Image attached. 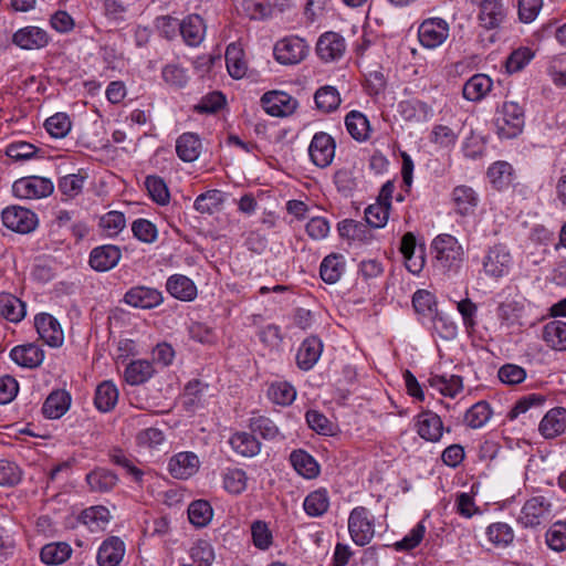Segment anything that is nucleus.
<instances>
[{
    "mask_svg": "<svg viewBox=\"0 0 566 566\" xmlns=\"http://www.w3.org/2000/svg\"><path fill=\"white\" fill-rule=\"evenodd\" d=\"M431 249L436 266L443 272L457 273L463 262V248L451 234H440L433 239Z\"/></svg>",
    "mask_w": 566,
    "mask_h": 566,
    "instance_id": "nucleus-1",
    "label": "nucleus"
},
{
    "mask_svg": "<svg viewBox=\"0 0 566 566\" xmlns=\"http://www.w3.org/2000/svg\"><path fill=\"white\" fill-rule=\"evenodd\" d=\"M496 133L501 138H515L524 128V108L516 102H504L494 120Z\"/></svg>",
    "mask_w": 566,
    "mask_h": 566,
    "instance_id": "nucleus-2",
    "label": "nucleus"
},
{
    "mask_svg": "<svg viewBox=\"0 0 566 566\" xmlns=\"http://www.w3.org/2000/svg\"><path fill=\"white\" fill-rule=\"evenodd\" d=\"M348 532L358 546H365L371 542L375 535V521L368 509L356 506L352 510L348 517Z\"/></svg>",
    "mask_w": 566,
    "mask_h": 566,
    "instance_id": "nucleus-3",
    "label": "nucleus"
},
{
    "mask_svg": "<svg viewBox=\"0 0 566 566\" xmlns=\"http://www.w3.org/2000/svg\"><path fill=\"white\" fill-rule=\"evenodd\" d=\"M395 185L387 181L382 185L377 201L365 210V219L368 226L379 229L386 226L389 218Z\"/></svg>",
    "mask_w": 566,
    "mask_h": 566,
    "instance_id": "nucleus-4",
    "label": "nucleus"
},
{
    "mask_svg": "<svg viewBox=\"0 0 566 566\" xmlns=\"http://www.w3.org/2000/svg\"><path fill=\"white\" fill-rule=\"evenodd\" d=\"M2 223L11 231L27 234L38 227L36 214L21 206H9L1 213Z\"/></svg>",
    "mask_w": 566,
    "mask_h": 566,
    "instance_id": "nucleus-5",
    "label": "nucleus"
},
{
    "mask_svg": "<svg viewBox=\"0 0 566 566\" xmlns=\"http://www.w3.org/2000/svg\"><path fill=\"white\" fill-rule=\"evenodd\" d=\"M54 190L53 182L49 178L29 176L15 180L12 192L21 199H40L49 197Z\"/></svg>",
    "mask_w": 566,
    "mask_h": 566,
    "instance_id": "nucleus-6",
    "label": "nucleus"
},
{
    "mask_svg": "<svg viewBox=\"0 0 566 566\" xmlns=\"http://www.w3.org/2000/svg\"><path fill=\"white\" fill-rule=\"evenodd\" d=\"M482 266L484 273L493 279H500L509 274L512 266V255L509 249L501 243L489 248L483 258Z\"/></svg>",
    "mask_w": 566,
    "mask_h": 566,
    "instance_id": "nucleus-7",
    "label": "nucleus"
},
{
    "mask_svg": "<svg viewBox=\"0 0 566 566\" xmlns=\"http://www.w3.org/2000/svg\"><path fill=\"white\" fill-rule=\"evenodd\" d=\"M449 24L441 18H429L418 28L420 44L427 49H436L442 45L449 36Z\"/></svg>",
    "mask_w": 566,
    "mask_h": 566,
    "instance_id": "nucleus-8",
    "label": "nucleus"
},
{
    "mask_svg": "<svg viewBox=\"0 0 566 566\" xmlns=\"http://www.w3.org/2000/svg\"><path fill=\"white\" fill-rule=\"evenodd\" d=\"M275 60L284 65L297 64L307 55L308 46L298 36L284 38L274 45Z\"/></svg>",
    "mask_w": 566,
    "mask_h": 566,
    "instance_id": "nucleus-9",
    "label": "nucleus"
},
{
    "mask_svg": "<svg viewBox=\"0 0 566 566\" xmlns=\"http://www.w3.org/2000/svg\"><path fill=\"white\" fill-rule=\"evenodd\" d=\"M335 149L334 138L325 132H318L314 134L308 146L311 161L319 168H326L335 157Z\"/></svg>",
    "mask_w": 566,
    "mask_h": 566,
    "instance_id": "nucleus-10",
    "label": "nucleus"
},
{
    "mask_svg": "<svg viewBox=\"0 0 566 566\" xmlns=\"http://www.w3.org/2000/svg\"><path fill=\"white\" fill-rule=\"evenodd\" d=\"M551 506L546 497L534 496L524 503L517 521L523 527H536L548 516Z\"/></svg>",
    "mask_w": 566,
    "mask_h": 566,
    "instance_id": "nucleus-11",
    "label": "nucleus"
},
{
    "mask_svg": "<svg viewBox=\"0 0 566 566\" xmlns=\"http://www.w3.org/2000/svg\"><path fill=\"white\" fill-rule=\"evenodd\" d=\"M261 105L269 115L285 117L295 112L297 101L285 92L272 91L263 94Z\"/></svg>",
    "mask_w": 566,
    "mask_h": 566,
    "instance_id": "nucleus-12",
    "label": "nucleus"
},
{
    "mask_svg": "<svg viewBox=\"0 0 566 566\" xmlns=\"http://www.w3.org/2000/svg\"><path fill=\"white\" fill-rule=\"evenodd\" d=\"M164 301L161 291L138 285L129 289L124 295V302L133 307L150 310L159 306Z\"/></svg>",
    "mask_w": 566,
    "mask_h": 566,
    "instance_id": "nucleus-13",
    "label": "nucleus"
},
{
    "mask_svg": "<svg viewBox=\"0 0 566 566\" xmlns=\"http://www.w3.org/2000/svg\"><path fill=\"white\" fill-rule=\"evenodd\" d=\"M34 325L40 338L51 347L62 345L64 334L60 323L55 317L48 313H41L35 316Z\"/></svg>",
    "mask_w": 566,
    "mask_h": 566,
    "instance_id": "nucleus-14",
    "label": "nucleus"
},
{
    "mask_svg": "<svg viewBox=\"0 0 566 566\" xmlns=\"http://www.w3.org/2000/svg\"><path fill=\"white\" fill-rule=\"evenodd\" d=\"M345 39L336 32L323 33L316 43V53L324 62H332L340 59L345 52Z\"/></svg>",
    "mask_w": 566,
    "mask_h": 566,
    "instance_id": "nucleus-15",
    "label": "nucleus"
},
{
    "mask_svg": "<svg viewBox=\"0 0 566 566\" xmlns=\"http://www.w3.org/2000/svg\"><path fill=\"white\" fill-rule=\"evenodd\" d=\"M200 468V460L193 452L186 451L175 454L168 463L170 474L180 480L193 476Z\"/></svg>",
    "mask_w": 566,
    "mask_h": 566,
    "instance_id": "nucleus-16",
    "label": "nucleus"
},
{
    "mask_svg": "<svg viewBox=\"0 0 566 566\" xmlns=\"http://www.w3.org/2000/svg\"><path fill=\"white\" fill-rule=\"evenodd\" d=\"M50 36L41 28L25 27L19 29L12 36V42L23 50H39L49 44Z\"/></svg>",
    "mask_w": 566,
    "mask_h": 566,
    "instance_id": "nucleus-17",
    "label": "nucleus"
},
{
    "mask_svg": "<svg viewBox=\"0 0 566 566\" xmlns=\"http://www.w3.org/2000/svg\"><path fill=\"white\" fill-rule=\"evenodd\" d=\"M125 555V543L117 536H109L98 548V566H118Z\"/></svg>",
    "mask_w": 566,
    "mask_h": 566,
    "instance_id": "nucleus-18",
    "label": "nucleus"
},
{
    "mask_svg": "<svg viewBox=\"0 0 566 566\" xmlns=\"http://www.w3.org/2000/svg\"><path fill=\"white\" fill-rule=\"evenodd\" d=\"M120 256V250L116 245L96 247L91 251L90 265L96 271L105 272L116 266Z\"/></svg>",
    "mask_w": 566,
    "mask_h": 566,
    "instance_id": "nucleus-19",
    "label": "nucleus"
},
{
    "mask_svg": "<svg viewBox=\"0 0 566 566\" xmlns=\"http://www.w3.org/2000/svg\"><path fill=\"white\" fill-rule=\"evenodd\" d=\"M545 402V398L542 395L531 394L526 397L520 399L515 406L511 409L507 415L510 421H513L520 415H526L530 412L528 417L524 418L525 421H532L539 418L543 415L542 405Z\"/></svg>",
    "mask_w": 566,
    "mask_h": 566,
    "instance_id": "nucleus-20",
    "label": "nucleus"
},
{
    "mask_svg": "<svg viewBox=\"0 0 566 566\" xmlns=\"http://www.w3.org/2000/svg\"><path fill=\"white\" fill-rule=\"evenodd\" d=\"M506 17L502 0H481L479 20L483 28L491 30L501 25Z\"/></svg>",
    "mask_w": 566,
    "mask_h": 566,
    "instance_id": "nucleus-21",
    "label": "nucleus"
},
{
    "mask_svg": "<svg viewBox=\"0 0 566 566\" xmlns=\"http://www.w3.org/2000/svg\"><path fill=\"white\" fill-rule=\"evenodd\" d=\"M167 292L175 298L190 302L197 296V286L188 276L174 274L166 282Z\"/></svg>",
    "mask_w": 566,
    "mask_h": 566,
    "instance_id": "nucleus-22",
    "label": "nucleus"
},
{
    "mask_svg": "<svg viewBox=\"0 0 566 566\" xmlns=\"http://www.w3.org/2000/svg\"><path fill=\"white\" fill-rule=\"evenodd\" d=\"M10 357L21 367L35 368L43 361L44 352L34 344H25L13 347Z\"/></svg>",
    "mask_w": 566,
    "mask_h": 566,
    "instance_id": "nucleus-23",
    "label": "nucleus"
},
{
    "mask_svg": "<svg viewBox=\"0 0 566 566\" xmlns=\"http://www.w3.org/2000/svg\"><path fill=\"white\" fill-rule=\"evenodd\" d=\"M206 25L198 14L186 17L179 24V33L184 41L191 46L199 45L205 36Z\"/></svg>",
    "mask_w": 566,
    "mask_h": 566,
    "instance_id": "nucleus-24",
    "label": "nucleus"
},
{
    "mask_svg": "<svg viewBox=\"0 0 566 566\" xmlns=\"http://www.w3.org/2000/svg\"><path fill=\"white\" fill-rule=\"evenodd\" d=\"M493 81L486 74L478 73L471 76L463 85V97L471 102L483 99L492 90Z\"/></svg>",
    "mask_w": 566,
    "mask_h": 566,
    "instance_id": "nucleus-25",
    "label": "nucleus"
},
{
    "mask_svg": "<svg viewBox=\"0 0 566 566\" xmlns=\"http://www.w3.org/2000/svg\"><path fill=\"white\" fill-rule=\"evenodd\" d=\"M71 406V396L65 390H54L45 399L42 412L48 419L61 418Z\"/></svg>",
    "mask_w": 566,
    "mask_h": 566,
    "instance_id": "nucleus-26",
    "label": "nucleus"
},
{
    "mask_svg": "<svg viewBox=\"0 0 566 566\" xmlns=\"http://www.w3.org/2000/svg\"><path fill=\"white\" fill-rule=\"evenodd\" d=\"M323 349L322 342L316 337L305 339L296 355L297 366L303 370H310L318 360Z\"/></svg>",
    "mask_w": 566,
    "mask_h": 566,
    "instance_id": "nucleus-27",
    "label": "nucleus"
},
{
    "mask_svg": "<svg viewBox=\"0 0 566 566\" xmlns=\"http://www.w3.org/2000/svg\"><path fill=\"white\" fill-rule=\"evenodd\" d=\"M452 202L455 211L461 216H468L474 211L478 206V193L469 186H457L452 191Z\"/></svg>",
    "mask_w": 566,
    "mask_h": 566,
    "instance_id": "nucleus-28",
    "label": "nucleus"
},
{
    "mask_svg": "<svg viewBox=\"0 0 566 566\" xmlns=\"http://www.w3.org/2000/svg\"><path fill=\"white\" fill-rule=\"evenodd\" d=\"M290 462L294 470L305 479H314L319 474L318 463L304 450H294L290 455Z\"/></svg>",
    "mask_w": 566,
    "mask_h": 566,
    "instance_id": "nucleus-29",
    "label": "nucleus"
},
{
    "mask_svg": "<svg viewBox=\"0 0 566 566\" xmlns=\"http://www.w3.org/2000/svg\"><path fill=\"white\" fill-rule=\"evenodd\" d=\"M200 149L201 142L193 133H185L176 142V153L185 163L195 161L200 155Z\"/></svg>",
    "mask_w": 566,
    "mask_h": 566,
    "instance_id": "nucleus-30",
    "label": "nucleus"
},
{
    "mask_svg": "<svg viewBox=\"0 0 566 566\" xmlns=\"http://www.w3.org/2000/svg\"><path fill=\"white\" fill-rule=\"evenodd\" d=\"M303 509L311 517L323 516L329 509V495L327 490L321 488L307 494L303 502Z\"/></svg>",
    "mask_w": 566,
    "mask_h": 566,
    "instance_id": "nucleus-31",
    "label": "nucleus"
},
{
    "mask_svg": "<svg viewBox=\"0 0 566 566\" xmlns=\"http://www.w3.org/2000/svg\"><path fill=\"white\" fill-rule=\"evenodd\" d=\"M155 374L154 366L145 359L133 360L125 369V380L132 386H138L149 380Z\"/></svg>",
    "mask_w": 566,
    "mask_h": 566,
    "instance_id": "nucleus-32",
    "label": "nucleus"
},
{
    "mask_svg": "<svg viewBox=\"0 0 566 566\" xmlns=\"http://www.w3.org/2000/svg\"><path fill=\"white\" fill-rule=\"evenodd\" d=\"M344 258L342 254L332 253L325 256L319 266V274L325 283H336L344 272Z\"/></svg>",
    "mask_w": 566,
    "mask_h": 566,
    "instance_id": "nucleus-33",
    "label": "nucleus"
},
{
    "mask_svg": "<svg viewBox=\"0 0 566 566\" xmlns=\"http://www.w3.org/2000/svg\"><path fill=\"white\" fill-rule=\"evenodd\" d=\"M118 400V389L111 380L101 382L95 391L94 403L103 412L112 410Z\"/></svg>",
    "mask_w": 566,
    "mask_h": 566,
    "instance_id": "nucleus-34",
    "label": "nucleus"
},
{
    "mask_svg": "<svg viewBox=\"0 0 566 566\" xmlns=\"http://www.w3.org/2000/svg\"><path fill=\"white\" fill-rule=\"evenodd\" d=\"M80 518L92 532H98L103 531L108 524L111 513L105 506L96 505L85 509Z\"/></svg>",
    "mask_w": 566,
    "mask_h": 566,
    "instance_id": "nucleus-35",
    "label": "nucleus"
},
{
    "mask_svg": "<svg viewBox=\"0 0 566 566\" xmlns=\"http://www.w3.org/2000/svg\"><path fill=\"white\" fill-rule=\"evenodd\" d=\"M0 314L8 321L18 323L25 316V304L10 293L0 295Z\"/></svg>",
    "mask_w": 566,
    "mask_h": 566,
    "instance_id": "nucleus-36",
    "label": "nucleus"
},
{
    "mask_svg": "<svg viewBox=\"0 0 566 566\" xmlns=\"http://www.w3.org/2000/svg\"><path fill=\"white\" fill-rule=\"evenodd\" d=\"M71 546L64 542H59L44 545L40 552V557L46 565H61L71 557Z\"/></svg>",
    "mask_w": 566,
    "mask_h": 566,
    "instance_id": "nucleus-37",
    "label": "nucleus"
},
{
    "mask_svg": "<svg viewBox=\"0 0 566 566\" xmlns=\"http://www.w3.org/2000/svg\"><path fill=\"white\" fill-rule=\"evenodd\" d=\"M543 339L556 350H566V323L552 321L544 326Z\"/></svg>",
    "mask_w": 566,
    "mask_h": 566,
    "instance_id": "nucleus-38",
    "label": "nucleus"
},
{
    "mask_svg": "<svg viewBox=\"0 0 566 566\" xmlns=\"http://www.w3.org/2000/svg\"><path fill=\"white\" fill-rule=\"evenodd\" d=\"M346 129L349 135L358 140L364 142L369 137V122L367 117L357 111H352L345 117Z\"/></svg>",
    "mask_w": 566,
    "mask_h": 566,
    "instance_id": "nucleus-39",
    "label": "nucleus"
},
{
    "mask_svg": "<svg viewBox=\"0 0 566 566\" xmlns=\"http://www.w3.org/2000/svg\"><path fill=\"white\" fill-rule=\"evenodd\" d=\"M117 481V475L107 469H96L86 475L90 489L95 492H108Z\"/></svg>",
    "mask_w": 566,
    "mask_h": 566,
    "instance_id": "nucleus-40",
    "label": "nucleus"
},
{
    "mask_svg": "<svg viewBox=\"0 0 566 566\" xmlns=\"http://www.w3.org/2000/svg\"><path fill=\"white\" fill-rule=\"evenodd\" d=\"M229 442L232 449L243 457H253L258 454L261 447L259 440L253 434L248 432L234 433L230 438Z\"/></svg>",
    "mask_w": 566,
    "mask_h": 566,
    "instance_id": "nucleus-41",
    "label": "nucleus"
},
{
    "mask_svg": "<svg viewBox=\"0 0 566 566\" xmlns=\"http://www.w3.org/2000/svg\"><path fill=\"white\" fill-rule=\"evenodd\" d=\"M161 77L167 85L175 90L186 87L190 80L188 70L177 63L165 65L161 70Z\"/></svg>",
    "mask_w": 566,
    "mask_h": 566,
    "instance_id": "nucleus-42",
    "label": "nucleus"
},
{
    "mask_svg": "<svg viewBox=\"0 0 566 566\" xmlns=\"http://www.w3.org/2000/svg\"><path fill=\"white\" fill-rule=\"evenodd\" d=\"M314 101L319 111L331 113L338 108L340 96L334 86L326 85L316 91Z\"/></svg>",
    "mask_w": 566,
    "mask_h": 566,
    "instance_id": "nucleus-43",
    "label": "nucleus"
},
{
    "mask_svg": "<svg viewBox=\"0 0 566 566\" xmlns=\"http://www.w3.org/2000/svg\"><path fill=\"white\" fill-rule=\"evenodd\" d=\"M213 511L206 500L193 501L188 507V517L196 527H205L212 520Z\"/></svg>",
    "mask_w": 566,
    "mask_h": 566,
    "instance_id": "nucleus-44",
    "label": "nucleus"
},
{
    "mask_svg": "<svg viewBox=\"0 0 566 566\" xmlns=\"http://www.w3.org/2000/svg\"><path fill=\"white\" fill-rule=\"evenodd\" d=\"M85 179L86 175L81 171L63 176L59 179L57 189L66 199H73L82 192Z\"/></svg>",
    "mask_w": 566,
    "mask_h": 566,
    "instance_id": "nucleus-45",
    "label": "nucleus"
},
{
    "mask_svg": "<svg viewBox=\"0 0 566 566\" xmlns=\"http://www.w3.org/2000/svg\"><path fill=\"white\" fill-rule=\"evenodd\" d=\"M242 55V50L234 43L228 45L226 50V63L228 72L233 78H241L245 75L247 64Z\"/></svg>",
    "mask_w": 566,
    "mask_h": 566,
    "instance_id": "nucleus-46",
    "label": "nucleus"
},
{
    "mask_svg": "<svg viewBox=\"0 0 566 566\" xmlns=\"http://www.w3.org/2000/svg\"><path fill=\"white\" fill-rule=\"evenodd\" d=\"M431 387L437 388L443 396L454 397L462 390V378L457 375L447 376H432L429 378Z\"/></svg>",
    "mask_w": 566,
    "mask_h": 566,
    "instance_id": "nucleus-47",
    "label": "nucleus"
},
{
    "mask_svg": "<svg viewBox=\"0 0 566 566\" xmlns=\"http://www.w3.org/2000/svg\"><path fill=\"white\" fill-rule=\"evenodd\" d=\"M222 202V192L218 189H212L199 195L195 200L193 207L200 213L212 214Z\"/></svg>",
    "mask_w": 566,
    "mask_h": 566,
    "instance_id": "nucleus-48",
    "label": "nucleus"
},
{
    "mask_svg": "<svg viewBox=\"0 0 566 566\" xmlns=\"http://www.w3.org/2000/svg\"><path fill=\"white\" fill-rule=\"evenodd\" d=\"M269 398L276 405L287 406L291 405L295 397L296 390L292 385L286 381H279L272 384L268 391Z\"/></svg>",
    "mask_w": 566,
    "mask_h": 566,
    "instance_id": "nucleus-49",
    "label": "nucleus"
},
{
    "mask_svg": "<svg viewBox=\"0 0 566 566\" xmlns=\"http://www.w3.org/2000/svg\"><path fill=\"white\" fill-rule=\"evenodd\" d=\"M145 187L150 198L158 205L165 206L169 202V190L163 178L158 176H147Z\"/></svg>",
    "mask_w": 566,
    "mask_h": 566,
    "instance_id": "nucleus-50",
    "label": "nucleus"
},
{
    "mask_svg": "<svg viewBox=\"0 0 566 566\" xmlns=\"http://www.w3.org/2000/svg\"><path fill=\"white\" fill-rule=\"evenodd\" d=\"M190 558L198 566H211L214 560V551L207 539H198L190 548Z\"/></svg>",
    "mask_w": 566,
    "mask_h": 566,
    "instance_id": "nucleus-51",
    "label": "nucleus"
},
{
    "mask_svg": "<svg viewBox=\"0 0 566 566\" xmlns=\"http://www.w3.org/2000/svg\"><path fill=\"white\" fill-rule=\"evenodd\" d=\"M398 111L400 115L409 122L420 120L428 114L429 107L426 103L419 99H407L401 101L398 104Z\"/></svg>",
    "mask_w": 566,
    "mask_h": 566,
    "instance_id": "nucleus-52",
    "label": "nucleus"
},
{
    "mask_svg": "<svg viewBox=\"0 0 566 566\" xmlns=\"http://www.w3.org/2000/svg\"><path fill=\"white\" fill-rule=\"evenodd\" d=\"M547 546L555 552L566 551V522H555L545 533Z\"/></svg>",
    "mask_w": 566,
    "mask_h": 566,
    "instance_id": "nucleus-53",
    "label": "nucleus"
},
{
    "mask_svg": "<svg viewBox=\"0 0 566 566\" xmlns=\"http://www.w3.org/2000/svg\"><path fill=\"white\" fill-rule=\"evenodd\" d=\"M45 129L54 138H63L71 130V119L65 113H56L45 120Z\"/></svg>",
    "mask_w": 566,
    "mask_h": 566,
    "instance_id": "nucleus-54",
    "label": "nucleus"
},
{
    "mask_svg": "<svg viewBox=\"0 0 566 566\" xmlns=\"http://www.w3.org/2000/svg\"><path fill=\"white\" fill-rule=\"evenodd\" d=\"M486 535L490 542L495 545L506 546L513 542L514 532L512 527L502 522L493 523L486 528Z\"/></svg>",
    "mask_w": 566,
    "mask_h": 566,
    "instance_id": "nucleus-55",
    "label": "nucleus"
},
{
    "mask_svg": "<svg viewBox=\"0 0 566 566\" xmlns=\"http://www.w3.org/2000/svg\"><path fill=\"white\" fill-rule=\"evenodd\" d=\"M534 57V52L530 48H518L514 50L506 59V71L509 73H516L524 69Z\"/></svg>",
    "mask_w": 566,
    "mask_h": 566,
    "instance_id": "nucleus-56",
    "label": "nucleus"
},
{
    "mask_svg": "<svg viewBox=\"0 0 566 566\" xmlns=\"http://www.w3.org/2000/svg\"><path fill=\"white\" fill-rule=\"evenodd\" d=\"M125 224L126 219L124 213L115 210L108 211L99 220V227L109 237L117 235L125 228Z\"/></svg>",
    "mask_w": 566,
    "mask_h": 566,
    "instance_id": "nucleus-57",
    "label": "nucleus"
},
{
    "mask_svg": "<svg viewBox=\"0 0 566 566\" xmlns=\"http://www.w3.org/2000/svg\"><path fill=\"white\" fill-rule=\"evenodd\" d=\"M412 305L417 313L423 315L436 314L437 311L436 297L427 290H418L415 292Z\"/></svg>",
    "mask_w": 566,
    "mask_h": 566,
    "instance_id": "nucleus-58",
    "label": "nucleus"
},
{
    "mask_svg": "<svg viewBox=\"0 0 566 566\" xmlns=\"http://www.w3.org/2000/svg\"><path fill=\"white\" fill-rule=\"evenodd\" d=\"M40 151L33 144L27 142L12 143L7 147L6 154L14 161H24L33 157Z\"/></svg>",
    "mask_w": 566,
    "mask_h": 566,
    "instance_id": "nucleus-59",
    "label": "nucleus"
},
{
    "mask_svg": "<svg viewBox=\"0 0 566 566\" xmlns=\"http://www.w3.org/2000/svg\"><path fill=\"white\" fill-rule=\"evenodd\" d=\"M165 434L157 427H148L140 430L136 436L138 447L154 449L158 448L165 442Z\"/></svg>",
    "mask_w": 566,
    "mask_h": 566,
    "instance_id": "nucleus-60",
    "label": "nucleus"
},
{
    "mask_svg": "<svg viewBox=\"0 0 566 566\" xmlns=\"http://www.w3.org/2000/svg\"><path fill=\"white\" fill-rule=\"evenodd\" d=\"M252 542L259 549L265 551L272 545V533L263 521H254L251 525Z\"/></svg>",
    "mask_w": 566,
    "mask_h": 566,
    "instance_id": "nucleus-61",
    "label": "nucleus"
},
{
    "mask_svg": "<svg viewBox=\"0 0 566 566\" xmlns=\"http://www.w3.org/2000/svg\"><path fill=\"white\" fill-rule=\"evenodd\" d=\"M497 377L503 384L514 386L525 380L526 370L515 364H505L500 367Z\"/></svg>",
    "mask_w": 566,
    "mask_h": 566,
    "instance_id": "nucleus-62",
    "label": "nucleus"
},
{
    "mask_svg": "<svg viewBox=\"0 0 566 566\" xmlns=\"http://www.w3.org/2000/svg\"><path fill=\"white\" fill-rule=\"evenodd\" d=\"M226 97L220 92H211L203 96L195 106V111L199 114H213L223 107Z\"/></svg>",
    "mask_w": 566,
    "mask_h": 566,
    "instance_id": "nucleus-63",
    "label": "nucleus"
},
{
    "mask_svg": "<svg viewBox=\"0 0 566 566\" xmlns=\"http://www.w3.org/2000/svg\"><path fill=\"white\" fill-rule=\"evenodd\" d=\"M132 231L135 238L146 243L155 242L158 234L156 226L149 220L142 218L133 222Z\"/></svg>",
    "mask_w": 566,
    "mask_h": 566,
    "instance_id": "nucleus-64",
    "label": "nucleus"
}]
</instances>
